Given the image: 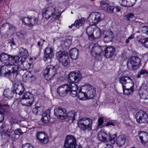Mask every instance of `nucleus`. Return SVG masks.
I'll return each instance as SVG.
<instances>
[{
    "mask_svg": "<svg viewBox=\"0 0 148 148\" xmlns=\"http://www.w3.org/2000/svg\"><path fill=\"white\" fill-rule=\"evenodd\" d=\"M82 75L79 71L73 72L68 75V81L69 84H66L59 86L57 88V92L60 96L64 97L69 93L73 97L77 95L81 100H88L86 95V88L85 85L82 86L78 90L77 85L74 82H78L82 78Z\"/></svg>",
    "mask_w": 148,
    "mask_h": 148,
    "instance_id": "f257e3e1",
    "label": "nucleus"
},
{
    "mask_svg": "<svg viewBox=\"0 0 148 148\" xmlns=\"http://www.w3.org/2000/svg\"><path fill=\"white\" fill-rule=\"evenodd\" d=\"M47 5L48 7L43 9L42 12V15L43 18L48 19L51 17L55 16L57 18L60 16V14H57L58 11L57 10L56 5L51 0L47 1Z\"/></svg>",
    "mask_w": 148,
    "mask_h": 148,
    "instance_id": "f03ea898",
    "label": "nucleus"
},
{
    "mask_svg": "<svg viewBox=\"0 0 148 148\" xmlns=\"http://www.w3.org/2000/svg\"><path fill=\"white\" fill-rule=\"evenodd\" d=\"M20 58L18 56L9 55L4 53L0 55V60L3 64L7 66H12L17 64V62Z\"/></svg>",
    "mask_w": 148,
    "mask_h": 148,
    "instance_id": "7ed1b4c3",
    "label": "nucleus"
},
{
    "mask_svg": "<svg viewBox=\"0 0 148 148\" xmlns=\"http://www.w3.org/2000/svg\"><path fill=\"white\" fill-rule=\"evenodd\" d=\"M59 65L57 64L54 66L52 65L47 66L44 70L43 75L45 79L47 80H50L56 75L57 71L59 69Z\"/></svg>",
    "mask_w": 148,
    "mask_h": 148,
    "instance_id": "20e7f679",
    "label": "nucleus"
},
{
    "mask_svg": "<svg viewBox=\"0 0 148 148\" xmlns=\"http://www.w3.org/2000/svg\"><path fill=\"white\" fill-rule=\"evenodd\" d=\"M76 141V138L73 135H67L64 141V148H82L80 145L77 144Z\"/></svg>",
    "mask_w": 148,
    "mask_h": 148,
    "instance_id": "39448f33",
    "label": "nucleus"
},
{
    "mask_svg": "<svg viewBox=\"0 0 148 148\" xmlns=\"http://www.w3.org/2000/svg\"><path fill=\"white\" fill-rule=\"evenodd\" d=\"M92 119L86 117L80 119L77 122L78 127L84 131H89L92 130Z\"/></svg>",
    "mask_w": 148,
    "mask_h": 148,
    "instance_id": "423d86ee",
    "label": "nucleus"
},
{
    "mask_svg": "<svg viewBox=\"0 0 148 148\" xmlns=\"http://www.w3.org/2000/svg\"><path fill=\"white\" fill-rule=\"evenodd\" d=\"M100 29L98 27L92 28L91 27H87L86 32L90 40H94L99 38L101 36Z\"/></svg>",
    "mask_w": 148,
    "mask_h": 148,
    "instance_id": "0eeeda50",
    "label": "nucleus"
},
{
    "mask_svg": "<svg viewBox=\"0 0 148 148\" xmlns=\"http://www.w3.org/2000/svg\"><path fill=\"white\" fill-rule=\"evenodd\" d=\"M21 20L23 24L31 29L36 25L38 22V18L34 16L23 17Z\"/></svg>",
    "mask_w": 148,
    "mask_h": 148,
    "instance_id": "6e6552de",
    "label": "nucleus"
},
{
    "mask_svg": "<svg viewBox=\"0 0 148 148\" xmlns=\"http://www.w3.org/2000/svg\"><path fill=\"white\" fill-rule=\"evenodd\" d=\"M116 137V134L110 136V135L107 134L106 132L103 130L99 131L98 133V138L100 141H105L107 139L113 144L115 143Z\"/></svg>",
    "mask_w": 148,
    "mask_h": 148,
    "instance_id": "1a4fd4ad",
    "label": "nucleus"
},
{
    "mask_svg": "<svg viewBox=\"0 0 148 148\" xmlns=\"http://www.w3.org/2000/svg\"><path fill=\"white\" fill-rule=\"evenodd\" d=\"M140 63V59L137 56H134L128 60L127 66L128 68L131 70H136L139 67Z\"/></svg>",
    "mask_w": 148,
    "mask_h": 148,
    "instance_id": "9d476101",
    "label": "nucleus"
},
{
    "mask_svg": "<svg viewBox=\"0 0 148 148\" xmlns=\"http://www.w3.org/2000/svg\"><path fill=\"white\" fill-rule=\"evenodd\" d=\"M136 118L137 122L145 123L148 122V112H145L140 110L137 112L136 115Z\"/></svg>",
    "mask_w": 148,
    "mask_h": 148,
    "instance_id": "9b49d317",
    "label": "nucleus"
},
{
    "mask_svg": "<svg viewBox=\"0 0 148 148\" xmlns=\"http://www.w3.org/2000/svg\"><path fill=\"white\" fill-rule=\"evenodd\" d=\"M58 59L61 62L64 66H67L70 62L69 58L68 56L61 51H59L56 54Z\"/></svg>",
    "mask_w": 148,
    "mask_h": 148,
    "instance_id": "f8f14e48",
    "label": "nucleus"
},
{
    "mask_svg": "<svg viewBox=\"0 0 148 148\" xmlns=\"http://www.w3.org/2000/svg\"><path fill=\"white\" fill-rule=\"evenodd\" d=\"M101 14L98 12H93L90 14L88 18L89 22L92 25L97 24L102 20Z\"/></svg>",
    "mask_w": 148,
    "mask_h": 148,
    "instance_id": "ddd939ff",
    "label": "nucleus"
},
{
    "mask_svg": "<svg viewBox=\"0 0 148 148\" xmlns=\"http://www.w3.org/2000/svg\"><path fill=\"white\" fill-rule=\"evenodd\" d=\"M0 131H2L1 135L6 134L9 137L13 138V136L12 134L13 132L12 125H9L5 123H3L1 126Z\"/></svg>",
    "mask_w": 148,
    "mask_h": 148,
    "instance_id": "4468645a",
    "label": "nucleus"
},
{
    "mask_svg": "<svg viewBox=\"0 0 148 148\" xmlns=\"http://www.w3.org/2000/svg\"><path fill=\"white\" fill-rule=\"evenodd\" d=\"M36 138L40 142L46 144L49 141V137L45 133L41 131H38L36 133Z\"/></svg>",
    "mask_w": 148,
    "mask_h": 148,
    "instance_id": "2eb2a0df",
    "label": "nucleus"
},
{
    "mask_svg": "<svg viewBox=\"0 0 148 148\" xmlns=\"http://www.w3.org/2000/svg\"><path fill=\"white\" fill-rule=\"evenodd\" d=\"M102 30L101 33L103 36L104 40L106 42L108 43L111 41L113 36V33L110 30H107L104 26H102Z\"/></svg>",
    "mask_w": 148,
    "mask_h": 148,
    "instance_id": "dca6fc26",
    "label": "nucleus"
},
{
    "mask_svg": "<svg viewBox=\"0 0 148 148\" xmlns=\"http://www.w3.org/2000/svg\"><path fill=\"white\" fill-rule=\"evenodd\" d=\"M102 30L101 33L103 36L104 40L106 42L108 43L111 41L113 36V33L110 30H107L104 26H102Z\"/></svg>",
    "mask_w": 148,
    "mask_h": 148,
    "instance_id": "f3484780",
    "label": "nucleus"
},
{
    "mask_svg": "<svg viewBox=\"0 0 148 148\" xmlns=\"http://www.w3.org/2000/svg\"><path fill=\"white\" fill-rule=\"evenodd\" d=\"M55 115L58 118L63 120L66 118V113L65 109L61 107L56 108L54 110Z\"/></svg>",
    "mask_w": 148,
    "mask_h": 148,
    "instance_id": "a211bd4d",
    "label": "nucleus"
},
{
    "mask_svg": "<svg viewBox=\"0 0 148 148\" xmlns=\"http://www.w3.org/2000/svg\"><path fill=\"white\" fill-rule=\"evenodd\" d=\"M139 94L140 97L143 99H148V86L143 84L140 88Z\"/></svg>",
    "mask_w": 148,
    "mask_h": 148,
    "instance_id": "6ab92c4d",
    "label": "nucleus"
},
{
    "mask_svg": "<svg viewBox=\"0 0 148 148\" xmlns=\"http://www.w3.org/2000/svg\"><path fill=\"white\" fill-rule=\"evenodd\" d=\"M86 88V95L88 99L94 98L96 95V89L89 84H85Z\"/></svg>",
    "mask_w": 148,
    "mask_h": 148,
    "instance_id": "aec40b11",
    "label": "nucleus"
},
{
    "mask_svg": "<svg viewBox=\"0 0 148 148\" xmlns=\"http://www.w3.org/2000/svg\"><path fill=\"white\" fill-rule=\"evenodd\" d=\"M19 60L17 62L18 64L17 66L18 68L22 70H27L30 67V65L26 60L25 58H21L20 61Z\"/></svg>",
    "mask_w": 148,
    "mask_h": 148,
    "instance_id": "412c9836",
    "label": "nucleus"
},
{
    "mask_svg": "<svg viewBox=\"0 0 148 148\" xmlns=\"http://www.w3.org/2000/svg\"><path fill=\"white\" fill-rule=\"evenodd\" d=\"M12 66V70H9V72L8 73L9 76L6 77L9 78L12 81H14V79H15L17 76L18 74L17 71L19 70L16 64H15Z\"/></svg>",
    "mask_w": 148,
    "mask_h": 148,
    "instance_id": "4be33fe9",
    "label": "nucleus"
},
{
    "mask_svg": "<svg viewBox=\"0 0 148 148\" xmlns=\"http://www.w3.org/2000/svg\"><path fill=\"white\" fill-rule=\"evenodd\" d=\"M102 52L101 47L96 45H92L91 51L92 55L95 57H98L100 56Z\"/></svg>",
    "mask_w": 148,
    "mask_h": 148,
    "instance_id": "5701e85b",
    "label": "nucleus"
},
{
    "mask_svg": "<svg viewBox=\"0 0 148 148\" xmlns=\"http://www.w3.org/2000/svg\"><path fill=\"white\" fill-rule=\"evenodd\" d=\"M54 55L53 49L51 47H47L44 51V60L45 61L48 59H51Z\"/></svg>",
    "mask_w": 148,
    "mask_h": 148,
    "instance_id": "b1692460",
    "label": "nucleus"
},
{
    "mask_svg": "<svg viewBox=\"0 0 148 148\" xmlns=\"http://www.w3.org/2000/svg\"><path fill=\"white\" fill-rule=\"evenodd\" d=\"M104 56L107 58H110L114 54L115 49L112 46H108L106 47L104 49Z\"/></svg>",
    "mask_w": 148,
    "mask_h": 148,
    "instance_id": "393cba45",
    "label": "nucleus"
},
{
    "mask_svg": "<svg viewBox=\"0 0 148 148\" xmlns=\"http://www.w3.org/2000/svg\"><path fill=\"white\" fill-rule=\"evenodd\" d=\"M139 138L142 145L144 146H148V134L142 132L139 133Z\"/></svg>",
    "mask_w": 148,
    "mask_h": 148,
    "instance_id": "a878e982",
    "label": "nucleus"
},
{
    "mask_svg": "<svg viewBox=\"0 0 148 148\" xmlns=\"http://www.w3.org/2000/svg\"><path fill=\"white\" fill-rule=\"evenodd\" d=\"M136 0H119V2L123 6L130 7L133 6Z\"/></svg>",
    "mask_w": 148,
    "mask_h": 148,
    "instance_id": "bb28decb",
    "label": "nucleus"
},
{
    "mask_svg": "<svg viewBox=\"0 0 148 148\" xmlns=\"http://www.w3.org/2000/svg\"><path fill=\"white\" fill-rule=\"evenodd\" d=\"M25 88L22 85H18L15 84L14 87L13 91L15 92L16 94L22 95L24 92Z\"/></svg>",
    "mask_w": 148,
    "mask_h": 148,
    "instance_id": "cd10ccee",
    "label": "nucleus"
},
{
    "mask_svg": "<svg viewBox=\"0 0 148 148\" xmlns=\"http://www.w3.org/2000/svg\"><path fill=\"white\" fill-rule=\"evenodd\" d=\"M125 141V137L124 135H121L115 138V143L116 142L117 145L119 147L122 146Z\"/></svg>",
    "mask_w": 148,
    "mask_h": 148,
    "instance_id": "c85d7f7f",
    "label": "nucleus"
},
{
    "mask_svg": "<svg viewBox=\"0 0 148 148\" xmlns=\"http://www.w3.org/2000/svg\"><path fill=\"white\" fill-rule=\"evenodd\" d=\"M8 66L5 64L0 66V76L2 77H8L9 76L8 73L9 70L8 69Z\"/></svg>",
    "mask_w": 148,
    "mask_h": 148,
    "instance_id": "c756f323",
    "label": "nucleus"
},
{
    "mask_svg": "<svg viewBox=\"0 0 148 148\" xmlns=\"http://www.w3.org/2000/svg\"><path fill=\"white\" fill-rule=\"evenodd\" d=\"M18 56L20 57H22V58H26L29 56V54L27 49L23 48H20L18 50Z\"/></svg>",
    "mask_w": 148,
    "mask_h": 148,
    "instance_id": "7c9ffc66",
    "label": "nucleus"
},
{
    "mask_svg": "<svg viewBox=\"0 0 148 148\" xmlns=\"http://www.w3.org/2000/svg\"><path fill=\"white\" fill-rule=\"evenodd\" d=\"M50 110H47L43 114V116L41 119L42 121L44 123H47L49 121L50 119Z\"/></svg>",
    "mask_w": 148,
    "mask_h": 148,
    "instance_id": "2f4dec72",
    "label": "nucleus"
},
{
    "mask_svg": "<svg viewBox=\"0 0 148 148\" xmlns=\"http://www.w3.org/2000/svg\"><path fill=\"white\" fill-rule=\"evenodd\" d=\"M78 51L77 49L73 48L71 49L69 51V54L71 58L74 60H76L78 57Z\"/></svg>",
    "mask_w": 148,
    "mask_h": 148,
    "instance_id": "473e14b6",
    "label": "nucleus"
},
{
    "mask_svg": "<svg viewBox=\"0 0 148 148\" xmlns=\"http://www.w3.org/2000/svg\"><path fill=\"white\" fill-rule=\"evenodd\" d=\"M14 94V91H13L12 90H10L9 89L6 88L4 90L3 95L5 97L8 99H10L12 97Z\"/></svg>",
    "mask_w": 148,
    "mask_h": 148,
    "instance_id": "72a5a7b5",
    "label": "nucleus"
},
{
    "mask_svg": "<svg viewBox=\"0 0 148 148\" xmlns=\"http://www.w3.org/2000/svg\"><path fill=\"white\" fill-rule=\"evenodd\" d=\"M137 40L139 43L148 48V38H145L143 36H140L139 38Z\"/></svg>",
    "mask_w": 148,
    "mask_h": 148,
    "instance_id": "f704fd0d",
    "label": "nucleus"
},
{
    "mask_svg": "<svg viewBox=\"0 0 148 148\" xmlns=\"http://www.w3.org/2000/svg\"><path fill=\"white\" fill-rule=\"evenodd\" d=\"M130 79L129 77H122L120 78L119 82L122 85L123 88H125V86Z\"/></svg>",
    "mask_w": 148,
    "mask_h": 148,
    "instance_id": "c9c22d12",
    "label": "nucleus"
},
{
    "mask_svg": "<svg viewBox=\"0 0 148 148\" xmlns=\"http://www.w3.org/2000/svg\"><path fill=\"white\" fill-rule=\"evenodd\" d=\"M86 18H82L81 19L76 20L75 22V26L77 28L83 25L85 22Z\"/></svg>",
    "mask_w": 148,
    "mask_h": 148,
    "instance_id": "e433bc0d",
    "label": "nucleus"
},
{
    "mask_svg": "<svg viewBox=\"0 0 148 148\" xmlns=\"http://www.w3.org/2000/svg\"><path fill=\"white\" fill-rule=\"evenodd\" d=\"M66 117H68L72 119V121L75 120L77 116V113L75 111H71L69 112L66 114Z\"/></svg>",
    "mask_w": 148,
    "mask_h": 148,
    "instance_id": "4c0bfd02",
    "label": "nucleus"
},
{
    "mask_svg": "<svg viewBox=\"0 0 148 148\" xmlns=\"http://www.w3.org/2000/svg\"><path fill=\"white\" fill-rule=\"evenodd\" d=\"M23 77L30 81H33L35 79V77L29 72H27L25 73Z\"/></svg>",
    "mask_w": 148,
    "mask_h": 148,
    "instance_id": "58836bf2",
    "label": "nucleus"
},
{
    "mask_svg": "<svg viewBox=\"0 0 148 148\" xmlns=\"http://www.w3.org/2000/svg\"><path fill=\"white\" fill-rule=\"evenodd\" d=\"M22 97L25 99H31V102L32 101L33 99H34L33 95L30 92H27L23 95Z\"/></svg>",
    "mask_w": 148,
    "mask_h": 148,
    "instance_id": "ea45409f",
    "label": "nucleus"
},
{
    "mask_svg": "<svg viewBox=\"0 0 148 148\" xmlns=\"http://www.w3.org/2000/svg\"><path fill=\"white\" fill-rule=\"evenodd\" d=\"M100 3L101 7L103 8V9L104 10V8H105L110 4V3L107 0H102L100 1Z\"/></svg>",
    "mask_w": 148,
    "mask_h": 148,
    "instance_id": "a19ab883",
    "label": "nucleus"
},
{
    "mask_svg": "<svg viewBox=\"0 0 148 148\" xmlns=\"http://www.w3.org/2000/svg\"><path fill=\"white\" fill-rule=\"evenodd\" d=\"M26 33L23 31H20L17 32L16 35L18 37L22 38H24L26 36Z\"/></svg>",
    "mask_w": 148,
    "mask_h": 148,
    "instance_id": "79ce46f5",
    "label": "nucleus"
},
{
    "mask_svg": "<svg viewBox=\"0 0 148 148\" xmlns=\"http://www.w3.org/2000/svg\"><path fill=\"white\" fill-rule=\"evenodd\" d=\"M72 41L69 39H66L64 41L62 44V47L64 48L69 47L71 45Z\"/></svg>",
    "mask_w": 148,
    "mask_h": 148,
    "instance_id": "37998d69",
    "label": "nucleus"
},
{
    "mask_svg": "<svg viewBox=\"0 0 148 148\" xmlns=\"http://www.w3.org/2000/svg\"><path fill=\"white\" fill-rule=\"evenodd\" d=\"M114 8V7L109 4L108 6L105 8H104V10L109 13L112 14L113 12Z\"/></svg>",
    "mask_w": 148,
    "mask_h": 148,
    "instance_id": "c03bdc74",
    "label": "nucleus"
},
{
    "mask_svg": "<svg viewBox=\"0 0 148 148\" xmlns=\"http://www.w3.org/2000/svg\"><path fill=\"white\" fill-rule=\"evenodd\" d=\"M132 89H128L124 88H123V93L127 95H129L132 94L134 91H133Z\"/></svg>",
    "mask_w": 148,
    "mask_h": 148,
    "instance_id": "a18cd8bd",
    "label": "nucleus"
},
{
    "mask_svg": "<svg viewBox=\"0 0 148 148\" xmlns=\"http://www.w3.org/2000/svg\"><path fill=\"white\" fill-rule=\"evenodd\" d=\"M132 87H135L134 82L131 78L125 86V88Z\"/></svg>",
    "mask_w": 148,
    "mask_h": 148,
    "instance_id": "49530a36",
    "label": "nucleus"
},
{
    "mask_svg": "<svg viewBox=\"0 0 148 148\" xmlns=\"http://www.w3.org/2000/svg\"><path fill=\"white\" fill-rule=\"evenodd\" d=\"M23 133V132L20 129H17L15 130L14 134L12 135L13 136V138H14V135L15 134L20 136Z\"/></svg>",
    "mask_w": 148,
    "mask_h": 148,
    "instance_id": "de8ad7c7",
    "label": "nucleus"
},
{
    "mask_svg": "<svg viewBox=\"0 0 148 148\" xmlns=\"http://www.w3.org/2000/svg\"><path fill=\"white\" fill-rule=\"evenodd\" d=\"M15 30V28L13 25H10L8 31V34H13Z\"/></svg>",
    "mask_w": 148,
    "mask_h": 148,
    "instance_id": "09e8293b",
    "label": "nucleus"
},
{
    "mask_svg": "<svg viewBox=\"0 0 148 148\" xmlns=\"http://www.w3.org/2000/svg\"><path fill=\"white\" fill-rule=\"evenodd\" d=\"M148 72L145 69H142L138 73L137 77L138 78L140 77L141 75H143L145 74H147Z\"/></svg>",
    "mask_w": 148,
    "mask_h": 148,
    "instance_id": "8fccbe9b",
    "label": "nucleus"
},
{
    "mask_svg": "<svg viewBox=\"0 0 148 148\" xmlns=\"http://www.w3.org/2000/svg\"><path fill=\"white\" fill-rule=\"evenodd\" d=\"M26 103L27 105H26L25 106L29 107L31 106L34 101V99H33L32 101V102L31 101V99H26Z\"/></svg>",
    "mask_w": 148,
    "mask_h": 148,
    "instance_id": "3c124183",
    "label": "nucleus"
},
{
    "mask_svg": "<svg viewBox=\"0 0 148 148\" xmlns=\"http://www.w3.org/2000/svg\"><path fill=\"white\" fill-rule=\"evenodd\" d=\"M26 99H25V98H24L23 97H22V98L21 99V100H20V103L23 106H25L26 105H27V104L26 103Z\"/></svg>",
    "mask_w": 148,
    "mask_h": 148,
    "instance_id": "603ef678",
    "label": "nucleus"
},
{
    "mask_svg": "<svg viewBox=\"0 0 148 148\" xmlns=\"http://www.w3.org/2000/svg\"><path fill=\"white\" fill-rule=\"evenodd\" d=\"M134 16V14L132 13H129L126 16V18L128 20H129L130 19L132 18Z\"/></svg>",
    "mask_w": 148,
    "mask_h": 148,
    "instance_id": "864d4df0",
    "label": "nucleus"
},
{
    "mask_svg": "<svg viewBox=\"0 0 148 148\" xmlns=\"http://www.w3.org/2000/svg\"><path fill=\"white\" fill-rule=\"evenodd\" d=\"M1 108L0 107V123L3 120V110H1Z\"/></svg>",
    "mask_w": 148,
    "mask_h": 148,
    "instance_id": "5fc2aeb1",
    "label": "nucleus"
},
{
    "mask_svg": "<svg viewBox=\"0 0 148 148\" xmlns=\"http://www.w3.org/2000/svg\"><path fill=\"white\" fill-rule=\"evenodd\" d=\"M22 148H34L29 144L26 143L23 145Z\"/></svg>",
    "mask_w": 148,
    "mask_h": 148,
    "instance_id": "6e6d98bb",
    "label": "nucleus"
},
{
    "mask_svg": "<svg viewBox=\"0 0 148 148\" xmlns=\"http://www.w3.org/2000/svg\"><path fill=\"white\" fill-rule=\"evenodd\" d=\"M98 125L99 126L101 125L103 123V120L102 117H100L98 119Z\"/></svg>",
    "mask_w": 148,
    "mask_h": 148,
    "instance_id": "4d7b16f0",
    "label": "nucleus"
},
{
    "mask_svg": "<svg viewBox=\"0 0 148 148\" xmlns=\"http://www.w3.org/2000/svg\"><path fill=\"white\" fill-rule=\"evenodd\" d=\"M142 31L144 33H146L148 34V29L146 26L142 27Z\"/></svg>",
    "mask_w": 148,
    "mask_h": 148,
    "instance_id": "13d9d810",
    "label": "nucleus"
},
{
    "mask_svg": "<svg viewBox=\"0 0 148 148\" xmlns=\"http://www.w3.org/2000/svg\"><path fill=\"white\" fill-rule=\"evenodd\" d=\"M39 108V107L37 106L35 107L33 109L32 112L34 114H37L38 112V109Z\"/></svg>",
    "mask_w": 148,
    "mask_h": 148,
    "instance_id": "bf43d9fd",
    "label": "nucleus"
},
{
    "mask_svg": "<svg viewBox=\"0 0 148 148\" xmlns=\"http://www.w3.org/2000/svg\"><path fill=\"white\" fill-rule=\"evenodd\" d=\"M102 148H113V147L110 144H107L103 145Z\"/></svg>",
    "mask_w": 148,
    "mask_h": 148,
    "instance_id": "052dcab7",
    "label": "nucleus"
},
{
    "mask_svg": "<svg viewBox=\"0 0 148 148\" xmlns=\"http://www.w3.org/2000/svg\"><path fill=\"white\" fill-rule=\"evenodd\" d=\"M112 125L113 126H114L115 125L114 124V123L113 121L111 122H108L106 124V126H108L109 125Z\"/></svg>",
    "mask_w": 148,
    "mask_h": 148,
    "instance_id": "680f3d73",
    "label": "nucleus"
},
{
    "mask_svg": "<svg viewBox=\"0 0 148 148\" xmlns=\"http://www.w3.org/2000/svg\"><path fill=\"white\" fill-rule=\"evenodd\" d=\"M134 37V34H132L130 36L128 37V39L129 40H130L133 38Z\"/></svg>",
    "mask_w": 148,
    "mask_h": 148,
    "instance_id": "e2e57ef3",
    "label": "nucleus"
},
{
    "mask_svg": "<svg viewBox=\"0 0 148 148\" xmlns=\"http://www.w3.org/2000/svg\"><path fill=\"white\" fill-rule=\"evenodd\" d=\"M116 11L117 12H119L120 11V9L118 6H117L116 7Z\"/></svg>",
    "mask_w": 148,
    "mask_h": 148,
    "instance_id": "0e129e2a",
    "label": "nucleus"
},
{
    "mask_svg": "<svg viewBox=\"0 0 148 148\" xmlns=\"http://www.w3.org/2000/svg\"><path fill=\"white\" fill-rule=\"evenodd\" d=\"M125 88H126L127 89H132V90H133V91H134L135 90V87H126Z\"/></svg>",
    "mask_w": 148,
    "mask_h": 148,
    "instance_id": "69168bd1",
    "label": "nucleus"
},
{
    "mask_svg": "<svg viewBox=\"0 0 148 148\" xmlns=\"http://www.w3.org/2000/svg\"><path fill=\"white\" fill-rule=\"evenodd\" d=\"M75 26V23L74 24H72L71 26H69V27L70 28H71L72 27H73V26Z\"/></svg>",
    "mask_w": 148,
    "mask_h": 148,
    "instance_id": "338daca9",
    "label": "nucleus"
},
{
    "mask_svg": "<svg viewBox=\"0 0 148 148\" xmlns=\"http://www.w3.org/2000/svg\"><path fill=\"white\" fill-rule=\"evenodd\" d=\"M41 45V42L40 41H39L37 42V45L38 46H40Z\"/></svg>",
    "mask_w": 148,
    "mask_h": 148,
    "instance_id": "774afa93",
    "label": "nucleus"
}]
</instances>
